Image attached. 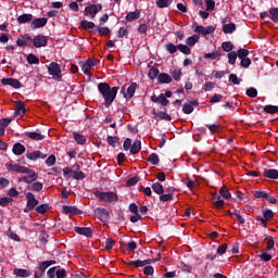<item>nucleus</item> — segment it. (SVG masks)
<instances>
[{
    "label": "nucleus",
    "mask_w": 278,
    "mask_h": 278,
    "mask_svg": "<svg viewBox=\"0 0 278 278\" xmlns=\"http://www.w3.org/2000/svg\"><path fill=\"white\" fill-rule=\"evenodd\" d=\"M98 89L105 101V106L110 108V105L114 103V99H116V94H118V87L112 88L106 83H100L98 85Z\"/></svg>",
    "instance_id": "1"
},
{
    "label": "nucleus",
    "mask_w": 278,
    "mask_h": 278,
    "mask_svg": "<svg viewBox=\"0 0 278 278\" xmlns=\"http://www.w3.org/2000/svg\"><path fill=\"white\" fill-rule=\"evenodd\" d=\"M94 197L104 203H116L118 201V195L114 191H96Z\"/></svg>",
    "instance_id": "2"
},
{
    "label": "nucleus",
    "mask_w": 278,
    "mask_h": 278,
    "mask_svg": "<svg viewBox=\"0 0 278 278\" xmlns=\"http://www.w3.org/2000/svg\"><path fill=\"white\" fill-rule=\"evenodd\" d=\"M273 218H275V213L270 208H266L263 211V216L258 215L256 220L266 229L268 227L267 220H273Z\"/></svg>",
    "instance_id": "3"
},
{
    "label": "nucleus",
    "mask_w": 278,
    "mask_h": 278,
    "mask_svg": "<svg viewBox=\"0 0 278 278\" xmlns=\"http://www.w3.org/2000/svg\"><path fill=\"white\" fill-rule=\"evenodd\" d=\"M26 207L24 208V213L25 214H29V212H31V210H34L35 207H37L38 205V200H36V195L31 192H26Z\"/></svg>",
    "instance_id": "4"
},
{
    "label": "nucleus",
    "mask_w": 278,
    "mask_h": 278,
    "mask_svg": "<svg viewBox=\"0 0 278 278\" xmlns=\"http://www.w3.org/2000/svg\"><path fill=\"white\" fill-rule=\"evenodd\" d=\"M22 175H25L21 178V181H24L25 184H34L36 179H38V174L34 172V169H29L27 167L24 168V172Z\"/></svg>",
    "instance_id": "5"
},
{
    "label": "nucleus",
    "mask_w": 278,
    "mask_h": 278,
    "mask_svg": "<svg viewBox=\"0 0 278 278\" xmlns=\"http://www.w3.org/2000/svg\"><path fill=\"white\" fill-rule=\"evenodd\" d=\"M48 73L53 77V79H62V68L60 64L52 62L48 65Z\"/></svg>",
    "instance_id": "6"
},
{
    "label": "nucleus",
    "mask_w": 278,
    "mask_h": 278,
    "mask_svg": "<svg viewBox=\"0 0 278 278\" xmlns=\"http://www.w3.org/2000/svg\"><path fill=\"white\" fill-rule=\"evenodd\" d=\"M138 88V84L136 83H131L129 86L124 85L122 87V94L126 98V99H131L134 97V94H136V89Z\"/></svg>",
    "instance_id": "7"
},
{
    "label": "nucleus",
    "mask_w": 278,
    "mask_h": 278,
    "mask_svg": "<svg viewBox=\"0 0 278 278\" xmlns=\"http://www.w3.org/2000/svg\"><path fill=\"white\" fill-rule=\"evenodd\" d=\"M103 10V5L101 4H90L85 8V16H90V18H94L99 12Z\"/></svg>",
    "instance_id": "8"
},
{
    "label": "nucleus",
    "mask_w": 278,
    "mask_h": 278,
    "mask_svg": "<svg viewBox=\"0 0 278 278\" xmlns=\"http://www.w3.org/2000/svg\"><path fill=\"white\" fill-rule=\"evenodd\" d=\"M94 214L102 223L110 220V213L105 208L98 207L94 210Z\"/></svg>",
    "instance_id": "9"
},
{
    "label": "nucleus",
    "mask_w": 278,
    "mask_h": 278,
    "mask_svg": "<svg viewBox=\"0 0 278 278\" xmlns=\"http://www.w3.org/2000/svg\"><path fill=\"white\" fill-rule=\"evenodd\" d=\"M81 71L85 73V75H89L90 77V68H94L97 66V61L89 59L86 62L81 63Z\"/></svg>",
    "instance_id": "10"
},
{
    "label": "nucleus",
    "mask_w": 278,
    "mask_h": 278,
    "mask_svg": "<svg viewBox=\"0 0 278 278\" xmlns=\"http://www.w3.org/2000/svg\"><path fill=\"white\" fill-rule=\"evenodd\" d=\"M195 31L197 34H201V36H210V34L216 31V28L214 26H197Z\"/></svg>",
    "instance_id": "11"
},
{
    "label": "nucleus",
    "mask_w": 278,
    "mask_h": 278,
    "mask_svg": "<svg viewBox=\"0 0 278 278\" xmlns=\"http://www.w3.org/2000/svg\"><path fill=\"white\" fill-rule=\"evenodd\" d=\"M45 25H47V17H38L30 23V29H40V27H45Z\"/></svg>",
    "instance_id": "12"
},
{
    "label": "nucleus",
    "mask_w": 278,
    "mask_h": 278,
    "mask_svg": "<svg viewBox=\"0 0 278 278\" xmlns=\"http://www.w3.org/2000/svg\"><path fill=\"white\" fill-rule=\"evenodd\" d=\"M33 42L37 48L47 47L48 39L45 35H38L34 38Z\"/></svg>",
    "instance_id": "13"
},
{
    "label": "nucleus",
    "mask_w": 278,
    "mask_h": 278,
    "mask_svg": "<svg viewBox=\"0 0 278 278\" xmlns=\"http://www.w3.org/2000/svg\"><path fill=\"white\" fill-rule=\"evenodd\" d=\"M2 86H12V88H21V81L15 78H2Z\"/></svg>",
    "instance_id": "14"
},
{
    "label": "nucleus",
    "mask_w": 278,
    "mask_h": 278,
    "mask_svg": "<svg viewBox=\"0 0 278 278\" xmlns=\"http://www.w3.org/2000/svg\"><path fill=\"white\" fill-rule=\"evenodd\" d=\"M151 101H153V103H160L163 106L168 105V99H166V96H164V93H161L159 97L152 96Z\"/></svg>",
    "instance_id": "15"
},
{
    "label": "nucleus",
    "mask_w": 278,
    "mask_h": 278,
    "mask_svg": "<svg viewBox=\"0 0 278 278\" xmlns=\"http://www.w3.org/2000/svg\"><path fill=\"white\" fill-rule=\"evenodd\" d=\"M212 199H213V205L217 208V210H223V207L225 206V201H223L220 199V195H218V193H213L212 194Z\"/></svg>",
    "instance_id": "16"
},
{
    "label": "nucleus",
    "mask_w": 278,
    "mask_h": 278,
    "mask_svg": "<svg viewBox=\"0 0 278 278\" xmlns=\"http://www.w3.org/2000/svg\"><path fill=\"white\" fill-rule=\"evenodd\" d=\"M76 233H79V236H86L87 238H90L92 236V229L89 227H75Z\"/></svg>",
    "instance_id": "17"
},
{
    "label": "nucleus",
    "mask_w": 278,
    "mask_h": 278,
    "mask_svg": "<svg viewBox=\"0 0 278 278\" xmlns=\"http://www.w3.org/2000/svg\"><path fill=\"white\" fill-rule=\"evenodd\" d=\"M26 157H28V160H31L33 162H36V160H38L40 157L42 160H45V157H47V155L42 154V152H40V151H35V152L27 153Z\"/></svg>",
    "instance_id": "18"
},
{
    "label": "nucleus",
    "mask_w": 278,
    "mask_h": 278,
    "mask_svg": "<svg viewBox=\"0 0 278 278\" xmlns=\"http://www.w3.org/2000/svg\"><path fill=\"white\" fill-rule=\"evenodd\" d=\"M263 177L267 179H278V170L277 169H265L263 172Z\"/></svg>",
    "instance_id": "19"
},
{
    "label": "nucleus",
    "mask_w": 278,
    "mask_h": 278,
    "mask_svg": "<svg viewBox=\"0 0 278 278\" xmlns=\"http://www.w3.org/2000/svg\"><path fill=\"white\" fill-rule=\"evenodd\" d=\"M159 84H170L173 81V78H170V75L166 73H161L157 76Z\"/></svg>",
    "instance_id": "20"
},
{
    "label": "nucleus",
    "mask_w": 278,
    "mask_h": 278,
    "mask_svg": "<svg viewBox=\"0 0 278 278\" xmlns=\"http://www.w3.org/2000/svg\"><path fill=\"white\" fill-rule=\"evenodd\" d=\"M151 258L144 260V261H130V266H136V268H142V266H147L148 264H151Z\"/></svg>",
    "instance_id": "21"
},
{
    "label": "nucleus",
    "mask_w": 278,
    "mask_h": 278,
    "mask_svg": "<svg viewBox=\"0 0 278 278\" xmlns=\"http://www.w3.org/2000/svg\"><path fill=\"white\" fill-rule=\"evenodd\" d=\"M141 149H142V143L140 142V140H135V142L130 148L131 155H136V153H140Z\"/></svg>",
    "instance_id": "22"
},
{
    "label": "nucleus",
    "mask_w": 278,
    "mask_h": 278,
    "mask_svg": "<svg viewBox=\"0 0 278 278\" xmlns=\"http://www.w3.org/2000/svg\"><path fill=\"white\" fill-rule=\"evenodd\" d=\"M11 121L9 118H1L0 119V136L5 135V129L8 128V125H10Z\"/></svg>",
    "instance_id": "23"
},
{
    "label": "nucleus",
    "mask_w": 278,
    "mask_h": 278,
    "mask_svg": "<svg viewBox=\"0 0 278 278\" xmlns=\"http://www.w3.org/2000/svg\"><path fill=\"white\" fill-rule=\"evenodd\" d=\"M29 21H34V15L23 14L17 17V23H20V25H23L24 23H29Z\"/></svg>",
    "instance_id": "24"
},
{
    "label": "nucleus",
    "mask_w": 278,
    "mask_h": 278,
    "mask_svg": "<svg viewBox=\"0 0 278 278\" xmlns=\"http://www.w3.org/2000/svg\"><path fill=\"white\" fill-rule=\"evenodd\" d=\"M25 112H27V109H25V104L23 103V101H17V109L14 113L15 116H23Z\"/></svg>",
    "instance_id": "25"
},
{
    "label": "nucleus",
    "mask_w": 278,
    "mask_h": 278,
    "mask_svg": "<svg viewBox=\"0 0 278 278\" xmlns=\"http://www.w3.org/2000/svg\"><path fill=\"white\" fill-rule=\"evenodd\" d=\"M63 212L70 216H75V214H79V208L75 206H63Z\"/></svg>",
    "instance_id": "26"
},
{
    "label": "nucleus",
    "mask_w": 278,
    "mask_h": 278,
    "mask_svg": "<svg viewBox=\"0 0 278 278\" xmlns=\"http://www.w3.org/2000/svg\"><path fill=\"white\" fill-rule=\"evenodd\" d=\"M13 153L14 155H23V153H25V146L22 143H15L13 146Z\"/></svg>",
    "instance_id": "27"
},
{
    "label": "nucleus",
    "mask_w": 278,
    "mask_h": 278,
    "mask_svg": "<svg viewBox=\"0 0 278 278\" xmlns=\"http://www.w3.org/2000/svg\"><path fill=\"white\" fill-rule=\"evenodd\" d=\"M140 18V11L136 10L135 12H130L126 15V21L131 23L132 21H138Z\"/></svg>",
    "instance_id": "28"
},
{
    "label": "nucleus",
    "mask_w": 278,
    "mask_h": 278,
    "mask_svg": "<svg viewBox=\"0 0 278 278\" xmlns=\"http://www.w3.org/2000/svg\"><path fill=\"white\" fill-rule=\"evenodd\" d=\"M206 127L211 134H220V124H206Z\"/></svg>",
    "instance_id": "29"
},
{
    "label": "nucleus",
    "mask_w": 278,
    "mask_h": 278,
    "mask_svg": "<svg viewBox=\"0 0 278 278\" xmlns=\"http://www.w3.org/2000/svg\"><path fill=\"white\" fill-rule=\"evenodd\" d=\"M13 274L16 275V277H29V275H31L29 270L21 268H15Z\"/></svg>",
    "instance_id": "30"
},
{
    "label": "nucleus",
    "mask_w": 278,
    "mask_h": 278,
    "mask_svg": "<svg viewBox=\"0 0 278 278\" xmlns=\"http://www.w3.org/2000/svg\"><path fill=\"white\" fill-rule=\"evenodd\" d=\"M224 34H233L236 31V24L229 23L223 26Z\"/></svg>",
    "instance_id": "31"
},
{
    "label": "nucleus",
    "mask_w": 278,
    "mask_h": 278,
    "mask_svg": "<svg viewBox=\"0 0 278 278\" xmlns=\"http://www.w3.org/2000/svg\"><path fill=\"white\" fill-rule=\"evenodd\" d=\"M27 138H31V140H45V136L39 132L28 131L25 134Z\"/></svg>",
    "instance_id": "32"
},
{
    "label": "nucleus",
    "mask_w": 278,
    "mask_h": 278,
    "mask_svg": "<svg viewBox=\"0 0 278 278\" xmlns=\"http://www.w3.org/2000/svg\"><path fill=\"white\" fill-rule=\"evenodd\" d=\"M155 116H157V118H161V121H173V117H170V115L164 111H160L157 113H154Z\"/></svg>",
    "instance_id": "33"
},
{
    "label": "nucleus",
    "mask_w": 278,
    "mask_h": 278,
    "mask_svg": "<svg viewBox=\"0 0 278 278\" xmlns=\"http://www.w3.org/2000/svg\"><path fill=\"white\" fill-rule=\"evenodd\" d=\"M74 140L77 142V144H85L86 143V137L78 132H73Z\"/></svg>",
    "instance_id": "34"
},
{
    "label": "nucleus",
    "mask_w": 278,
    "mask_h": 278,
    "mask_svg": "<svg viewBox=\"0 0 278 278\" xmlns=\"http://www.w3.org/2000/svg\"><path fill=\"white\" fill-rule=\"evenodd\" d=\"M43 185L42 182H30V185L28 186V190H33L34 192H40V190H42Z\"/></svg>",
    "instance_id": "35"
},
{
    "label": "nucleus",
    "mask_w": 278,
    "mask_h": 278,
    "mask_svg": "<svg viewBox=\"0 0 278 278\" xmlns=\"http://www.w3.org/2000/svg\"><path fill=\"white\" fill-rule=\"evenodd\" d=\"M75 173L76 170L71 169L70 167L63 168V177H65V179L74 178Z\"/></svg>",
    "instance_id": "36"
},
{
    "label": "nucleus",
    "mask_w": 278,
    "mask_h": 278,
    "mask_svg": "<svg viewBox=\"0 0 278 278\" xmlns=\"http://www.w3.org/2000/svg\"><path fill=\"white\" fill-rule=\"evenodd\" d=\"M29 40H31V37L24 36L16 40V45H17V47H27V42H29Z\"/></svg>",
    "instance_id": "37"
},
{
    "label": "nucleus",
    "mask_w": 278,
    "mask_h": 278,
    "mask_svg": "<svg viewBox=\"0 0 278 278\" xmlns=\"http://www.w3.org/2000/svg\"><path fill=\"white\" fill-rule=\"evenodd\" d=\"M219 194L223 199H231V192H229V189H227L225 186L220 188Z\"/></svg>",
    "instance_id": "38"
},
{
    "label": "nucleus",
    "mask_w": 278,
    "mask_h": 278,
    "mask_svg": "<svg viewBox=\"0 0 278 278\" xmlns=\"http://www.w3.org/2000/svg\"><path fill=\"white\" fill-rule=\"evenodd\" d=\"M53 264H55V261H46L42 262L39 265V270H41V273H45V270H47L49 268V266H53Z\"/></svg>",
    "instance_id": "39"
},
{
    "label": "nucleus",
    "mask_w": 278,
    "mask_h": 278,
    "mask_svg": "<svg viewBox=\"0 0 278 278\" xmlns=\"http://www.w3.org/2000/svg\"><path fill=\"white\" fill-rule=\"evenodd\" d=\"M152 190L156 194H164V187H162V185L160 182H154L152 185Z\"/></svg>",
    "instance_id": "40"
},
{
    "label": "nucleus",
    "mask_w": 278,
    "mask_h": 278,
    "mask_svg": "<svg viewBox=\"0 0 278 278\" xmlns=\"http://www.w3.org/2000/svg\"><path fill=\"white\" fill-rule=\"evenodd\" d=\"M9 170H13V173H24L25 172V166H21L18 164H12L9 166Z\"/></svg>",
    "instance_id": "41"
},
{
    "label": "nucleus",
    "mask_w": 278,
    "mask_h": 278,
    "mask_svg": "<svg viewBox=\"0 0 278 278\" xmlns=\"http://www.w3.org/2000/svg\"><path fill=\"white\" fill-rule=\"evenodd\" d=\"M264 112L267 114H277L278 112V106L277 105H265L264 106Z\"/></svg>",
    "instance_id": "42"
},
{
    "label": "nucleus",
    "mask_w": 278,
    "mask_h": 278,
    "mask_svg": "<svg viewBox=\"0 0 278 278\" xmlns=\"http://www.w3.org/2000/svg\"><path fill=\"white\" fill-rule=\"evenodd\" d=\"M236 60H238V53L236 51H231L228 53V64H236Z\"/></svg>",
    "instance_id": "43"
},
{
    "label": "nucleus",
    "mask_w": 278,
    "mask_h": 278,
    "mask_svg": "<svg viewBox=\"0 0 278 278\" xmlns=\"http://www.w3.org/2000/svg\"><path fill=\"white\" fill-rule=\"evenodd\" d=\"M148 77H150V79H155L156 77H160V70H157L156 67L150 68Z\"/></svg>",
    "instance_id": "44"
},
{
    "label": "nucleus",
    "mask_w": 278,
    "mask_h": 278,
    "mask_svg": "<svg viewBox=\"0 0 278 278\" xmlns=\"http://www.w3.org/2000/svg\"><path fill=\"white\" fill-rule=\"evenodd\" d=\"M222 49L229 53L233 50V43H231V41H225L222 43Z\"/></svg>",
    "instance_id": "45"
},
{
    "label": "nucleus",
    "mask_w": 278,
    "mask_h": 278,
    "mask_svg": "<svg viewBox=\"0 0 278 278\" xmlns=\"http://www.w3.org/2000/svg\"><path fill=\"white\" fill-rule=\"evenodd\" d=\"M149 162H151L153 164V166H157V164H160V156L155 153L150 154Z\"/></svg>",
    "instance_id": "46"
},
{
    "label": "nucleus",
    "mask_w": 278,
    "mask_h": 278,
    "mask_svg": "<svg viewBox=\"0 0 278 278\" xmlns=\"http://www.w3.org/2000/svg\"><path fill=\"white\" fill-rule=\"evenodd\" d=\"M108 143L111 146V147H118V144H121V142L118 141V138L117 137H108Z\"/></svg>",
    "instance_id": "47"
},
{
    "label": "nucleus",
    "mask_w": 278,
    "mask_h": 278,
    "mask_svg": "<svg viewBox=\"0 0 278 278\" xmlns=\"http://www.w3.org/2000/svg\"><path fill=\"white\" fill-rule=\"evenodd\" d=\"M186 42L189 47H194V45H197V42H199V36L193 35V36L189 37Z\"/></svg>",
    "instance_id": "48"
},
{
    "label": "nucleus",
    "mask_w": 278,
    "mask_h": 278,
    "mask_svg": "<svg viewBox=\"0 0 278 278\" xmlns=\"http://www.w3.org/2000/svg\"><path fill=\"white\" fill-rule=\"evenodd\" d=\"M173 3V0H156L157 8H168Z\"/></svg>",
    "instance_id": "49"
},
{
    "label": "nucleus",
    "mask_w": 278,
    "mask_h": 278,
    "mask_svg": "<svg viewBox=\"0 0 278 278\" xmlns=\"http://www.w3.org/2000/svg\"><path fill=\"white\" fill-rule=\"evenodd\" d=\"M35 210L38 214H46V212H49V204H41L37 206Z\"/></svg>",
    "instance_id": "50"
},
{
    "label": "nucleus",
    "mask_w": 278,
    "mask_h": 278,
    "mask_svg": "<svg viewBox=\"0 0 278 278\" xmlns=\"http://www.w3.org/2000/svg\"><path fill=\"white\" fill-rule=\"evenodd\" d=\"M80 27H83L84 29H94V24L85 20L80 22Z\"/></svg>",
    "instance_id": "51"
},
{
    "label": "nucleus",
    "mask_w": 278,
    "mask_h": 278,
    "mask_svg": "<svg viewBox=\"0 0 278 278\" xmlns=\"http://www.w3.org/2000/svg\"><path fill=\"white\" fill-rule=\"evenodd\" d=\"M27 62L28 64H40V59L34 54H28Z\"/></svg>",
    "instance_id": "52"
},
{
    "label": "nucleus",
    "mask_w": 278,
    "mask_h": 278,
    "mask_svg": "<svg viewBox=\"0 0 278 278\" xmlns=\"http://www.w3.org/2000/svg\"><path fill=\"white\" fill-rule=\"evenodd\" d=\"M182 112L185 114H192V112H194V106H192V104H190V103H186L182 106Z\"/></svg>",
    "instance_id": "53"
},
{
    "label": "nucleus",
    "mask_w": 278,
    "mask_h": 278,
    "mask_svg": "<svg viewBox=\"0 0 278 278\" xmlns=\"http://www.w3.org/2000/svg\"><path fill=\"white\" fill-rule=\"evenodd\" d=\"M220 55V53L217 52H211V53H206L204 54V59L205 60H218V56Z\"/></svg>",
    "instance_id": "54"
},
{
    "label": "nucleus",
    "mask_w": 278,
    "mask_h": 278,
    "mask_svg": "<svg viewBox=\"0 0 278 278\" xmlns=\"http://www.w3.org/2000/svg\"><path fill=\"white\" fill-rule=\"evenodd\" d=\"M214 88H216V83H213V81H206L204 87H203V90L205 92H210V90H214Z\"/></svg>",
    "instance_id": "55"
},
{
    "label": "nucleus",
    "mask_w": 278,
    "mask_h": 278,
    "mask_svg": "<svg viewBox=\"0 0 278 278\" xmlns=\"http://www.w3.org/2000/svg\"><path fill=\"white\" fill-rule=\"evenodd\" d=\"M231 218H236V220L239 223V225H244L245 220L240 213H231Z\"/></svg>",
    "instance_id": "56"
},
{
    "label": "nucleus",
    "mask_w": 278,
    "mask_h": 278,
    "mask_svg": "<svg viewBox=\"0 0 278 278\" xmlns=\"http://www.w3.org/2000/svg\"><path fill=\"white\" fill-rule=\"evenodd\" d=\"M215 8H216V2L214 0H206V11L207 12H214Z\"/></svg>",
    "instance_id": "57"
},
{
    "label": "nucleus",
    "mask_w": 278,
    "mask_h": 278,
    "mask_svg": "<svg viewBox=\"0 0 278 278\" xmlns=\"http://www.w3.org/2000/svg\"><path fill=\"white\" fill-rule=\"evenodd\" d=\"M7 236L8 238H10L11 240H14L15 242H21V238H18V235H16L12 230H8Z\"/></svg>",
    "instance_id": "58"
},
{
    "label": "nucleus",
    "mask_w": 278,
    "mask_h": 278,
    "mask_svg": "<svg viewBox=\"0 0 278 278\" xmlns=\"http://www.w3.org/2000/svg\"><path fill=\"white\" fill-rule=\"evenodd\" d=\"M269 14L274 23H278V9L277 8L270 9Z\"/></svg>",
    "instance_id": "59"
},
{
    "label": "nucleus",
    "mask_w": 278,
    "mask_h": 278,
    "mask_svg": "<svg viewBox=\"0 0 278 278\" xmlns=\"http://www.w3.org/2000/svg\"><path fill=\"white\" fill-rule=\"evenodd\" d=\"M247 55H249V50L247 49H239L237 52V56L239 58V60L247 58Z\"/></svg>",
    "instance_id": "60"
},
{
    "label": "nucleus",
    "mask_w": 278,
    "mask_h": 278,
    "mask_svg": "<svg viewBox=\"0 0 278 278\" xmlns=\"http://www.w3.org/2000/svg\"><path fill=\"white\" fill-rule=\"evenodd\" d=\"M12 201H14V199H12V198H1L0 199V205H1V207H5V206H8V204H10V203H12Z\"/></svg>",
    "instance_id": "61"
},
{
    "label": "nucleus",
    "mask_w": 278,
    "mask_h": 278,
    "mask_svg": "<svg viewBox=\"0 0 278 278\" xmlns=\"http://www.w3.org/2000/svg\"><path fill=\"white\" fill-rule=\"evenodd\" d=\"M229 81L231 84H235V86H239L241 80H240V78H238V76L236 74H230L229 75Z\"/></svg>",
    "instance_id": "62"
},
{
    "label": "nucleus",
    "mask_w": 278,
    "mask_h": 278,
    "mask_svg": "<svg viewBox=\"0 0 278 278\" xmlns=\"http://www.w3.org/2000/svg\"><path fill=\"white\" fill-rule=\"evenodd\" d=\"M178 50L181 52V53H185V55H190V49L188 46L186 45H178Z\"/></svg>",
    "instance_id": "63"
},
{
    "label": "nucleus",
    "mask_w": 278,
    "mask_h": 278,
    "mask_svg": "<svg viewBox=\"0 0 278 278\" xmlns=\"http://www.w3.org/2000/svg\"><path fill=\"white\" fill-rule=\"evenodd\" d=\"M55 162H56V159H55V155H50L47 160H46V164L47 166H55Z\"/></svg>",
    "instance_id": "64"
}]
</instances>
